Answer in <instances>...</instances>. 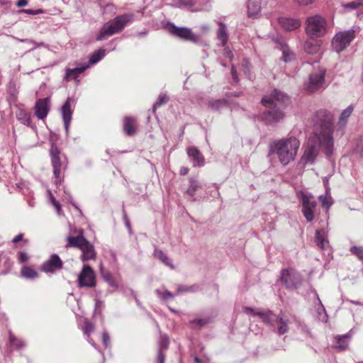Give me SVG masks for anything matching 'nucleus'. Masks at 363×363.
<instances>
[{
	"mask_svg": "<svg viewBox=\"0 0 363 363\" xmlns=\"http://www.w3.org/2000/svg\"><path fill=\"white\" fill-rule=\"evenodd\" d=\"M313 131L308 138L299 164L303 167L313 164L322 149L323 152L330 156L334 150V116L326 109L317 111L312 117Z\"/></svg>",
	"mask_w": 363,
	"mask_h": 363,
	"instance_id": "obj_1",
	"label": "nucleus"
},
{
	"mask_svg": "<svg viewBox=\"0 0 363 363\" xmlns=\"http://www.w3.org/2000/svg\"><path fill=\"white\" fill-rule=\"evenodd\" d=\"M300 145V140L293 135L273 140L269 144L267 156L276 157L283 167H286L296 160Z\"/></svg>",
	"mask_w": 363,
	"mask_h": 363,
	"instance_id": "obj_2",
	"label": "nucleus"
},
{
	"mask_svg": "<svg viewBox=\"0 0 363 363\" xmlns=\"http://www.w3.org/2000/svg\"><path fill=\"white\" fill-rule=\"evenodd\" d=\"M290 102L289 96L285 92H273L270 96H264L262 99L264 106L269 108L262 115V119L268 125H276L282 121L285 113L280 109Z\"/></svg>",
	"mask_w": 363,
	"mask_h": 363,
	"instance_id": "obj_3",
	"label": "nucleus"
},
{
	"mask_svg": "<svg viewBox=\"0 0 363 363\" xmlns=\"http://www.w3.org/2000/svg\"><path fill=\"white\" fill-rule=\"evenodd\" d=\"M134 15L131 13H125L118 16L113 20L106 23L101 28L96 40L101 41L116 33L121 32L127 23L133 21Z\"/></svg>",
	"mask_w": 363,
	"mask_h": 363,
	"instance_id": "obj_4",
	"label": "nucleus"
},
{
	"mask_svg": "<svg viewBox=\"0 0 363 363\" xmlns=\"http://www.w3.org/2000/svg\"><path fill=\"white\" fill-rule=\"evenodd\" d=\"M262 321L269 325L274 332L279 335H284L289 330L290 320L289 317L283 313L277 315L271 311L259 313Z\"/></svg>",
	"mask_w": 363,
	"mask_h": 363,
	"instance_id": "obj_5",
	"label": "nucleus"
},
{
	"mask_svg": "<svg viewBox=\"0 0 363 363\" xmlns=\"http://www.w3.org/2000/svg\"><path fill=\"white\" fill-rule=\"evenodd\" d=\"M326 21L320 16L315 15L307 18L306 31L312 37H322L326 33Z\"/></svg>",
	"mask_w": 363,
	"mask_h": 363,
	"instance_id": "obj_6",
	"label": "nucleus"
},
{
	"mask_svg": "<svg viewBox=\"0 0 363 363\" xmlns=\"http://www.w3.org/2000/svg\"><path fill=\"white\" fill-rule=\"evenodd\" d=\"M300 201L302 206V213L307 220L311 222L314 219V213L317 207V202L311 194L301 193Z\"/></svg>",
	"mask_w": 363,
	"mask_h": 363,
	"instance_id": "obj_7",
	"label": "nucleus"
},
{
	"mask_svg": "<svg viewBox=\"0 0 363 363\" xmlns=\"http://www.w3.org/2000/svg\"><path fill=\"white\" fill-rule=\"evenodd\" d=\"M354 38V31L348 30L337 33L333 39V49L337 53L345 50Z\"/></svg>",
	"mask_w": 363,
	"mask_h": 363,
	"instance_id": "obj_8",
	"label": "nucleus"
},
{
	"mask_svg": "<svg viewBox=\"0 0 363 363\" xmlns=\"http://www.w3.org/2000/svg\"><path fill=\"white\" fill-rule=\"evenodd\" d=\"M50 155L51 158V163L53 168V174L56 179V183L61 181L62 178V169L63 164L62 162L60 151L55 143H52L50 150Z\"/></svg>",
	"mask_w": 363,
	"mask_h": 363,
	"instance_id": "obj_9",
	"label": "nucleus"
},
{
	"mask_svg": "<svg viewBox=\"0 0 363 363\" xmlns=\"http://www.w3.org/2000/svg\"><path fill=\"white\" fill-rule=\"evenodd\" d=\"M169 33L182 40L196 43L199 38L192 32L191 28L186 27H177L173 23H169L167 27Z\"/></svg>",
	"mask_w": 363,
	"mask_h": 363,
	"instance_id": "obj_10",
	"label": "nucleus"
},
{
	"mask_svg": "<svg viewBox=\"0 0 363 363\" xmlns=\"http://www.w3.org/2000/svg\"><path fill=\"white\" fill-rule=\"evenodd\" d=\"M325 70L323 68L315 69L309 76L306 91L324 89Z\"/></svg>",
	"mask_w": 363,
	"mask_h": 363,
	"instance_id": "obj_11",
	"label": "nucleus"
},
{
	"mask_svg": "<svg viewBox=\"0 0 363 363\" xmlns=\"http://www.w3.org/2000/svg\"><path fill=\"white\" fill-rule=\"evenodd\" d=\"M281 279L284 282L286 288L290 289H298L302 284L301 274L294 271L283 269Z\"/></svg>",
	"mask_w": 363,
	"mask_h": 363,
	"instance_id": "obj_12",
	"label": "nucleus"
},
{
	"mask_svg": "<svg viewBox=\"0 0 363 363\" xmlns=\"http://www.w3.org/2000/svg\"><path fill=\"white\" fill-rule=\"evenodd\" d=\"M78 282L79 287L91 288L96 285L95 274L89 265H84L79 274Z\"/></svg>",
	"mask_w": 363,
	"mask_h": 363,
	"instance_id": "obj_13",
	"label": "nucleus"
},
{
	"mask_svg": "<svg viewBox=\"0 0 363 363\" xmlns=\"http://www.w3.org/2000/svg\"><path fill=\"white\" fill-rule=\"evenodd\" d=\"M63 267V262L58 255L52 254L41 266V270L45 273L54 274Z\"/></svg>",
	"mask_w": 363,
	"mask_h": 363,
	"instance_id": "obj_14",
	"label": "nucleus"
},
{
	"mask_svg": "<svg viewBox=\"0 0 363 363\" xmlns=\"http://www.w3.org/2000/svg\"><path fill=\"white\" fill-rule=\"evenodd\" d=\"M34 113L40 120L45 119L50 110V99L49 97L39 99L34 106Z\"/></svg>",
	"mask_w": 363,
	"mask_h": 363,
	"instance_id": "obj_15",
	"label": "nucleus"
},
{
	"mask_svg": "<svg viewBox=\"0 0 363 363\" xmlns=\"http://www.w3.org/2000/svg\"><path fill=\"white\" fill-rule=\"evenodd\" d=\"M77 67L74 68H66L65 74L64 77L65 80L71 81L74 80L77 84L79 82V77L84 73V72L89 67V65L76 63Z\"/></svg>",
	"mask_w": 363,
	"mask_h": 363,
	"instance_id": "obj_16",
	"label": "nucleus"
},
{
	"mask_svg": "<svg viewBox=\"0 0 363 363\" xmlns=\"http://www.w3.org/2000/svg\"><path fill=\"white\" fill-rule=\"evenodd\" d=\"M71 98L69 97L61 108V113L67 137L69 135V125L72 116V112L71 110Z\"/></svg>",
	"mask_w": 363,
	"mask_h": 363,
	"instance_id": "obj_17",
	"label": "nucleus"
},
{
	"mask_svg": "<svg viewBox=\"0 0 363 363\" xmlns=\"http://www.w3.org/2000/svg\"><path fill=\"white\" fill-rule=\"evenodd\" d=\"M354 110V107L352 105L349 106L347 108L343 110L340 116L339 120L337 121V133H340L341 135L344 134L345 129L347 126L348 119L351 116L352 111Z\"/></svg>",
	"mask_w": 363,
	"mask_h": 363,
	"instance_id": "obj_18",
	"label": "nucleus"
},
{
	"mask_svg": "<svg viewBox=\"0 0 363 363\" xmlns=\"http://www.w3.org/2000/svg\"><path fill=\"white\" fill-rule=\"evenodd\" d=\"M78 233L79 235L77 236L69 235L67 237V243L65 245L66 248L77 247L80 250L84 243L87 241L83 235L84 232L82 229H79Z\"/></svg>",
	"mask_w": 363,
	"mask_h": 363,
	"instance_id": "obj_19",
	"label": "nucleus"
},
{
	"mask_svg": "<svg viewBox=\"0 0 363 363\" xmlns=\"http://www.w3.org/2000/svg\"><path fill=\"white\" fill-rule=\"evenodd\" d=\"M80 250L82 251L81 259L82 262L94 260L96 257L94 246L88 240L84 243Z\"/></svg>",
	"mask_w": 363,
	"mask_h": 363,
	"instance_id": "obj_20",
	"label": "nucleus"
},
{
	"mask_svg": "<svg viewBox=\"0 0 363 363\" xmlns=\"http://www.w3.org/2000/svg\"><path fill=\"white\" fill-rule=\"evenodd\" d=\"M188 156L192 160L194 166L201 167L204 164V157L196 147L187 149Z\"/></svg>",
	"mask_w": 363,
	"mask_h": 363,
	"instance_id": "obj_21",
	"label": "nucleus"
},
{
	"mask_svg": "<svg viewBox=\"0 0 363 363\" xmlns=\"http://www.w3.org/2000/svg\"><path fill=\"white\" fill-rule=\"evenodd\" d=\"M279 23L284 30L288 31L295 30L301 26L299 20L285 17L279 18Z\"/></svg>",
	"mask_w": 363,
	"mask_h": 363,
	"instance_id": "obj_22",
	"label": "nucleus"
},
{
	"mask_svg": "<svg viewBox=\"0 0 363 363\" xmlns=\"http://www.w3.org/2000/svg\"><path fill=\"white\" fill-rule=\"evenodd\" d=\"M123 130L126 135L132 136L136 133L135 119L131 116H126L123 121Z\"/></svg>",
	"mask_w": 363,
	"mask_h": 363,
	"instance_id": "obj_23",
	"label": "nucleus"
},
{
	"mask_svg": "<svg viewBox=\"0 0 363 363\" xmlns=\"http://www.w3.org/2000/svg\"><path fill=\"white\" fill-rule=\"evenodd\" d=\"M261 0H248L247 13L250 17L257 18L261 11Z\"/></svg>",
	"mask_w": 363,
	"mask_h": 363,
	"instance_id": "obj_24",
	"label": "nucleus"
},
{
	"mask_svg": "<svg viewBox=\"0 0 363 363\" xmlns=\"http://www.w3.org/2000/svg\"><path fill=\"white\" fill-rule=\"evenodd\" d=\"M327 237V233L324 229L317 230L315 231V242L319 248L322 250L325 248L326 245L328 244Z\"/></svg>",
	"mask_w": 363,
	"mask_h": 363,
	"instance_id": "obj_25",
	"label": "nucleus"
},
{
	"mask_svg": "<svg viewBox=\"0 0 363 363\" xmlns=\"http://www.w3.org/2000/svg\"><path fill=\"white\" fill-rule=\"evenodd\" d=\"M278 48L282 52V60L285 62H291L295 59L294 53L291 50L289 46L284 42H280Z\"/></svg>",
	"mask_w": 363,
	"mask_h": 363,
	"instance_id": "obj_26",
	"label": "nucleus"
},
{
	"mask_svg": "<svg viewBox=\"0 0 363 363\" xmlns=\"http://www.w3.org/2000/svg\"><path fill=\"white\" fill-rule=\"evenodd\" d=\"M219 28L217 30V38L221 42V45L225 47L228 40V33L226 25L223 22L218 23Z\"/></svg>",
	"mask_w": 363,
	"mask_h": 363,
	"instance_id": "obj_27",
	"label": "nucleus"
},
{
	"mask_svg": "<svg viewBox=\"0 0 363 363\" xmlns=\"http://www.w3.org/2000/svg\"><path fill=\"white\" fill-rule=\"evenodd\" d=\"M318 199L321 203L322 207L325 208L327 211L333 203V198L330 195V190L328 186H326L325 194L320 195Z\"/></svg>",
	"mask_w": 363,
	"mask_h": 363,
	"instance_id": "obj_28",
	"label": "nucleus"
},
{
	"mask_svg": "<svg viewBox=\"0 0 363 363\" xmlns=\"http://www.w3.org/2000/svg\"><path fill=\"white\" fill-rule=\"evenodd\" d=\"M313 293L315 294L317 301H318V307L316 309L317 316L319 320L326 323L328 321V315L326 311L316 292V291L313 290Z\"/></svg>",
	"mask_w": 363,
	"mask_h": 363,
	"instance_id": "obj_29",
	"label": "nucleus"
},
{
	"mask_svg": "<svg viewBox=\"0 0 363 363\" xmlns=\"http://www.w3.org/2000/svg\"><path fill=\"white\" fill-rule=\"evenodd\" d=\"M94 328L93 324L87 319H85L84 321V326L82 328L83 333L84 335L86 336L89 343L91 344L94 348L97 349L96 345L93 342L91 339L89 338L91 333L94 331Z\"/></svg>",
	"mask_w": 363,
	"mask_h": 363,
	"instance_id": "obj_30",
	"label": "nucleus"
},
{
	"mask_svg": "<svg viewBox=\"0 0 363 363\" xmlns=\"http://www.w3.org/2000/svg\"><path fill=\"white\" fill-rule=\"evenodd\" d=\"M305 51L308 54H315L318 52L320 49V45L317 41L312 39L307 40L304 44Z\"/></svg>",
	"mask_w": 363,
	"mask_h": 363,
	"instance_id": "obj_31",
	"label": "nucleus"
},
{
	"mask_svg": "<svg viewBox=\"0 0 363 363\" xmlns=\"http://www.w3.org/2000/svg\"><path fill=\"white\" fill-rule=\"evenodd\" d=\"M349 335L345 334L344 335H338L335 337V347L339 351H342L346 349L348 345Z\"/></svg>",
	"mask_w": 363,
	"mask_h": 363,
	"instance_id": "obj_32",
	"label": "nucleus"
},
{
	"mask_svg": "<svg viewBox=\"0 0 363 363\" xmlns=\"http://www.w3.org/2000/svg\"><path fill=\"white\" fill-rule=\"evenodd\" d=\"M101 275L104 281H106L111 286L118 287V284L112 274L104 267L100 268Z\"/></svg>",
	"mask_w": 363,
	"mask_h": 363,
	"instance_id": "obj_33",
	"label": "nucleus"
},
{
	"mask_svg": "<svg viewBox=\"0 0 363 363\" xmlns=\"http://www.w3.org/2000/svg\"><path fill=\"white\" fill-rule=\"evenodd\" d=\"M21 277L26 279H35L38 277V273L30 267L24 266L21 271Z\"/></svg>",
	"mask_w": 363,
	"mask_h": 363,
	"instance_id": "obj_34",
	"label": "nucleus"
},
{
	"mask_svg": "<svg viewBox=\"0 0 363 363\" xmlns=\"http://www.w3.org/2000/svg\"><path fill=\"white\" fill-rule=\"evenodd\" d=\"M105 56V50L99 49L94 51L90 56L89 63H84V65H94L101 60Z\"/></svg>",
	"mask_w": 363,
	"mask_h": 363,
	"instance_id": "obj_35",
	"label": "nucleus"
},
{
	"mask_svg": "<svg viewBox=\"0 0 363 363\" xmlns=\"http://www.w3.org/2000/svg\"><path fill=\"white\" fill-rule=\"evenodd\" d=\"M154 255L156 258L161 260L162 263H164L165 265L169 267L172 269H174V266L172 264V262L170 261L169 257L166 254H164L162 250L156 249L154 251Z\"/></svg>",
	"mask_w": 363,
	"mask_h": 363,
	"instance_id": "obj_36",
	"label": "nucleus"
},
{
	"mask_svg": "<svg viewBox=\"0 0 363 363\" xmlns=\"http://www.w3.org/2000/svg\"><path fill=\"white\" fill-rule=\"evenodd\" d=\"M201 188L199 182L194 179H190V185L186 193L191 197L193 198L195 195V192Z\"/></svg>",
	"mask_w": 363,
	"mask_h": 363,
	"instance_id": "obj_37",
	"label": "nucleus"
},
{
	"mask_svg": "<svg viewBox=\"0 0 363 363\" xmlns=\"http://www.w3.org/2000/svg\"><path fill=\"white\" fill-rule=\"evenodd\" d=\"M9 342L10 344L17 350L23 349L26 347V342L22 339H19L16 337L12 334L9 335Z\"/></svg>",
	"mask_w": 363,
	"mask_h": 363,
	"instance_id": "obj_38",
	"label": "nucleus"
},
{
	"mask_svg": "<svg viewBox=\"0 0 363 363\" xmlns=\"http://www.w3.org/2000/svg\"><path fill=\"white\" fill-rule=\"evenodd\" d=\"M157 296L164 301H167L174 298V294L167 289H157L155 290Z\"/></svg>",
	"mask_w": 363,
	"mask_h": 363,
	"instance_id": "obj_39",
	"label": "nucleus"
},
{
	"mask_svg": "<svg viewBox=\"0 0 363 363\" xmlns=\"http://www.w3.org/2000/svg\"><path fill=\"white\" fill-rule=\"evenodd\" d=\"M169 96L166 94H160L157 101L153 104V111H155L157 108L166 104L169 101Z\"/></svg>",
	"mask_w": 363,
	"mask_h": 363,
	"instance_id": "obj_40",
	"label": "nucleus"
},
{
	"mask_svg": "<svg viewBox=\"0 0 363 363\" xmlns=\"http://www.w3.org/2000/svg\"><path fill=\"white\" fill-rule=\"evenodd\" d=\"M209 323V318H200L190 320L191 327L194 329L199 330Z\"/></svg>",
	"mask_w": 363,
	"mask_h": 363,
	"instance_id": "obj_41",
	"label": "nucleus"
},
{
	"mask_svg": "<svg viewBox=\"0 0 363 363\" xmlns=\"http://www.w3.org/2000/svg\"><path fill=\"white\" fill-rule=\"evenodd\" d=\"M226 105H227V101L224 99H217V100H211L208 101V106L214 110H219L220 108L225 106Z\"/></svg>",
	"mask_w": 363,
	"mask_h": 363,
	"instance_id": "obj_42",
	"label": "nucleus"
},
{
	"mask_svg": "<svg viewBox=\"0 0 363 363\" xmlns=\"http://www.w3.org/2000/svg\"><path fill=\"white\" fill-rule=\"evenodd\" d=\"M354 152L363 157V135L359 137L356 141Z\"/></svg>",
	"mask_w": 363,
	"mask_h": 363,
	"instance_id": "obj_43",
	"label": "nucleus"
},
{
	"mask_svg": "<svg viewBox=\"0 0 363 363\" xmlns=\"http://www.w3.org/2000/svg\"><path fill=\"white\" fill-rule=\"evenodd\" d=\"M350 251L363 262V247L352 246Z\"/></svg>",
	"mask_w": 363,
	"mask_h": 363,
	"instance_id": "obj_44",
	"label": "nucleus"
},
{
	"mask_svg": "<svg viewBox=\"0 0 363 363\" xmlns=\"http://www.w3.org/2000/svg\"><path fill=\"white\" fill-rule=\"evenodd\" d=\"M169 344V337L167 335H162L159 342V351L162 352L163 350H166Z\"/></svg>",
	"mask_w": 363,
	"mask_h": 363,
	"instance_id": "obj_45",
	"label": "nucleus"
},
{
	"mask_svg": "<svg viewBox=\"0 0 363 363\" xmlns=\"http://www.w3.org/2000/svg\"><path fill=\"white\" fill-rule=\"evenodd\" d=\"M363 5V0L354 1L343 5L345 9H350L351 10L356 9L360 6Z\"/></svg>",
	"mask_w": 363,
	"mask_h": 363,
	"instance_id": "obj_46",
	"label": "nucleus"
},
{
	"mask_svg": "<svg viewBox=\"0 0 363 363\" xmlns=\"http://www.w3.org/2000/svg\"><path fill=\"white\" fill-rule=\"evenodd\" d=\"M21 13H26V14H29V15H37V14H41V13H45V11L43 10V9H36V10H33V9H22L21 11Z\"/></svg>",
	"mask_w": 363,
	"mask_h": 363,
	"instance_id": "obj_47",
	"label": "nucleus"
},
{
	"mask_svg": "<svg viewBox=\"0 0 363 363\" xmlns=\"http://www.w3.org/2000/svg\"><path fill=\"white\" fill-rule=\"evenodd\" d=\"M102 342L105 347H108L111 344V339L108 333L106 331L102 333Z\"/></svg>",
	"mask_w": 363,
	"mask_h": 363,
	"instance_id": "obj_48",
	"label": "nucleus"
},
{
	"mask_svg": "<svg viewBox=\"0 0 363 363\" xmlns=\"http://www.w3.org/2000/svg\"><path fill=\"white\" fill-rule=\"evenodd\" d=\"M18 119L21 121L23 123H30V116L29 114L24 111H20L18 114Z\"/></svg>",
	"mask_w": 363,
	"mask_h": 363,
	"instance_id": "obj_49",
	"label": "nucleus"
},
{
	"mask_svg": "<svg viewBox=\"0 0 363 363\" xmlns=\"http://www.w3.org/2000/svg\"><path fill=\"white\" fill-rule=\"evenodd\" d=\"M50 195L51 203L55 207L57 213L60 214L61 206H60V203L55 199V197L51 194L50 192Z\"/></svg>",
	"mask_w": 363,
	"mask_h": 363,
	"instance_id": "obj_50",
	"label": "nucleus"
},
{
	"mask_svg": "<svg viewBox=\"0 0 363 363\" xmlns=\"http://www.w3.org/2000/svg\"><path fill=\"white\" fill-rule=\"evenodd\" d=\"M179 3L181 6L184 7H191L195 4L193 0H180Z\"/></svg>",
	"mask_w": 363,
	"mask_h": 363,
	"instance_id": "obj_51",
	"label": "nucleus"
},
{
	"mask_svg": "<svg viewBox=\"0 0 363 363\" xmlns=\"http://www.w3.org/2000/svg\"><path fill=\"white\" fill-rule=\"evenodd\" d=\"M28 259V255L24 252H18V262L19 263H24Z\"/></svg>",
	"mask_w": 363,
	"mask_h": 363,
	"instance_id": "obj_52",
	"label": "nucleus"
},
{
	"mask_svg": "<svg viewBox=\"0 0 363 363\" xmlns=\"http://www.w3.org/2000/svg\"><path fill=\"white\" fill-rule=\"evenodd\" d=\"M243 311L247 313H250V314H252V315H258L260 317V315H259V313H260L259 311H255V310L252 308H250V307H245Z\"/></svg>",
	"mask_w": 363,
	"mask_h": 363,
	"instance_id": "obj_53",
	"label": "nucleus"
},
{
	"mask_svg": "<svg viewBox=\"0 0 363 363\" xmlns=\"http://www.w3.org/2000/svg\"><path fill=\"white\" fill-rule=\"evenodd\" d=\"M224 55L230 60H232L234 57L232 51L228 48H225L224 49Z\"/></svg>",
	"mask_w": 363,
	"mask_h": 363,
	"instance_id": "obj_54",
	"label": "nucleus"
},
{
	"mask_svg": "<svg viewBox=\"0 0 363 363\" xmlns=\"http://www.w3.org/2000/svg\"><path fill=\"white\" fill-rule=\"evenodd\" d=\"M231 74L235 82H238V75L233 65H231Z\"/></svg>",
	"mask_w": 363,
	"mask_h": 363,
	"instance_id": "obj_55",
	"label": "nucleus"
},
{
	"mask_svg": "<svg viewBox=\"0 0 363 363\" xmlns=\"http://www.w3.org/2000/svg\"><path fill=\"white\" fill-rule=\"evenodd\" d=\"M23 234L19 233L12 239V242L16 244L23 240Z\"/></svg>",
	"mask_w": 363,
	"mask_h": 363,
	"instance_id": "obj_56",
	"label": "nucleus"
},
{
	"mask_svg": "<svg viewBox=\"0 0 363 363\" xmlns=\"http://www.w3.org/2000/svg\"><path fill=\"white\" fill-rule=\"evenodd\" d=\"M157 363H164V355L161 351H158Z\"/></svg>",
	"mask_w": 363,
	"mask_h": 363,
	"instance_id": "obj_57",
	"label": "nucleus"
},
{
	"mask_svg": "<svg viewBox=\"0 0 363 363\" xmlns=\"http://www.w3.org/2000/svg\"><path fill=\"white\" fill-rule=\"evenodd\" d=\"M300 5H308L312 4L313 0H295Z\"/></svg>",
	"mask_w": 363,
	"mask_h": 363,
	"instance_id": "obj_58",
	"label": "nucleus"
},
{
	"mask_svg": "<svg viewBox=\"0 0 363 363\" xmlns=\"http://www.w3.org/2000/svg\"><path fill=\"white\" fill-rule=\"evenodd\" d=\"M28 4V0H18L16 5L17 7H23Z\"/></svg>",
	"mask_w": 363,
	"mask_h": 363,
	"instance_id": "obj_59",
	"label": "nucleus"
},
{
	"mask_svg": "<svg viewBox=\"0 0 363 363\" xmlns=\"http://www.w3.org/2000/svg\"><path fill=\"white\" fill-rule=\"evenodd\" d=\"M242 65L243 71H244L245 74H247L248 71H249V69H248V61L245 60L242 62Z\"/></svg>",
	"mask_w": 363,
	"mask_h": 363,
	"instance_id": "obj_60",
	"label": "nucleus"
},
{
	"mask_svg": "<svg viewBox=\"0 0 363 363\" xmlns=\"http://www.w3.org/2000/svg\"><path fill=\"white\" fill-rule=\"evenodd\" d=\"M102 302L99 300H97L95 303V311H100V308L101 307Z\"/></svg>",
	"mask_w": 363,
	"mask_h": 363,
	"instance_id": "obj_61",
	"label": "nucleus"
},
{
	"mask_svg": "<svg viewBox=\"0 0 363 363\" xmlns=\"http://www.w3.org/2000/svg\"><path fill=\"white\" fill-rule=\"evenodd\" d=\"M194 359L195 363H206V361L201 359V358H199L197 356L194 357Z\"/></svg>",
	"mask_w": 363,
	"mask_h": 363,
	"instance_id": "obj_62",
	"label": "nucleus"
},
{
	"mask_svg": "<svg viewBox=\"0 0 363 363\" xmlns=\"http://www.w3.org/2000/svg\"><path fill=\"white\" fill-rule=\"evenodd\" d=\"M300 327L303 333H305V334L308 333V330L305 325H301Z\"/></svg>",
	"mask_w": 363,
	"mask_h": 363,
	"instance_id": "obj_63",
	"label": "nucleus"
},
{
	"mask_svg": "<svg viewBox=\"0 0 363 363\" xmlns=\"http://www.w3.org/2000/svg\"><path fill=\"white\" fill-rule=\"evenodd\" d=\"M188 171H189V169H188L187 168H186V167H182V168L181 169V170H180V173H181V174H182V175H184V174H187Z\"/></svg>",
	"mask_w": 363,
	"mask_h": 363,
	"instance_id": "obj_64",
	"label": "nucleus"
}]
</instances>
